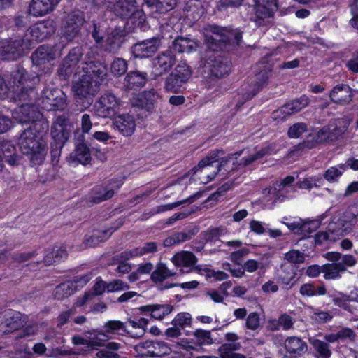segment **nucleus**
<instances>
[{
  "instance_id": "nucleus-1",
  "label": "nucleus",
  "mask_w": 358,
  "mask_h": 358,
  "mask_svg": "<svg viewBox=\"0 0 358 358\" xmlns=\"http://www.w3.org/2000/svg\"><path fill=\"white\" fill-rule=\"evenodd\" d=\"M242 33L239 31L228 30L215 25L206 29V40L211 52L206 60V68L209 78L218 80L229 75L231 71V59L220 51H231L241 42Z\"/></svg>"
},
{
  "instance_id": "nucleus-2",
  "label": "nucleus",
  "mask_w": 358,
  "mask_h": 358,
  "mask_svg": "<svg viewBox=\"0 0 358 358\" xmlns=\"http://www.w3.org/2000/svg\"><path fill=\"white\" fill-rule=\"evenodd\" d=\"M17 143L21 152L29 157L33 164H40L44 161L48 145L41 136L34 134L31 130L25 129L20 134Z\"/></svg>"
},
{
  "instance_id": "nucleus-3",
  "label": "nucleus",
  "mask_w": 358,
  "mask_h": 358,
  "mask_svg": "<svg viewBox=\"0 0 358 358\" xmlns=\"http://www.w3.org/2000/svg\"><path fill=\"white\" fill-rule=\"evenodd\" d=\"M100 90L99 82L93 80V77L83 74L73 85L75 99L81 109H86L92 104L93 97Z\"/></svg>"
},
{
  "instance_id": "nucleus-4",
  "label": "nucleus",
  "mask_w": 358,
  "mask_h": 358,
  "mask_svg": "<svg viewBox=\"0 0 358 358\" xmlns=\"http://www.w3.org/2000/svg\"><path fill=\"white\" fill-rule=\"evenodd\" d=\"M104 5L117 16L122 18L138 19V24L145 20L142 5L138 0H104Z\"/></svg>"
},
{
  "instance_id": "nucleus-5",
  "label": "nucleus",
  "mask_w": 358,
  "mask_h": 358,
  "mask_svg": "<svg viewBox=\"0 0 358 358\" xmlns=\"http://www.w3.org/2000/svg\"><path fill=\"white\" fill-rule=\"evenodd\" d=\"M192 74L190 66L184 62L177 64L173 71L164 80V89L170 93H180L185 90V85Z\"/></svg>"
},
{
  "instance_id": "nucleus-6",
  "label": "nucleus",
  "mask_w": 358,
  "mask_h": 358,
  "mask_svg": "<svg viewBox=\"0 0 358 358\" xmlns=\"http://www.w3.org/2000/svg\"><path fill=\"white\" fill-rule=\"evenodd\" d=\"M83 56V50L82 47L77 46L71 49L59 65L57 70L59 76L65 80L69 78L73 73H80Z\"/></svg>"
},
{
  "instance_id": "nucleus-7",
  "label": "nucleus",
  "mask_w": 358,
  "mask_h": 358,
  "mask_svg": "<svg viewBox=\"0 0 358 358\" xmlns=\"http://www.w3.org/2000/svg\"><path fill=\"white\" fill-rule=\"evenodd\" d=\"M38 105L46 110H63L66 106L64 93L57 88H45L37 101Z\"/></svg>"
},
{
  "instance_id": "nucleus-8",
  "label": "nucleus",
  "mask_w": 358,
  "mask_h": 358,
  "mask_svg": "<svg viewBox=\"0 0 358 358\" xmlns=\"http://www.w3.org/2000/svg\"><path fill=\"white\" fill-rule=\"evenodd\" d=\"M55 32L53 22L44 20L39 22L29 27L22 37L29 49L36 42H41L48 38Z\"/></svg>"
},
{
  "instance_id": "nucleus-9",
  "label": "nucleus",
  "mask_w": 358,
  "mask_h": 358,
  "mask_svg": "<svg viewBox=\"0 0 358 358\" xmlns=\"http://www.w3.org/2000/svg\"><path fill=\"white\" fill-rule=\"evenodd\" d=\"M136 358L157 357L169 355L170 348L163 341H146L136 345L134 348Z\"/></svg>"
},
{
  "instance_id": "nucleus-10",
  "label": "nucleus",
  "mask_w": 358,
  "mask_h": 358,
  "mask_svg": "<svg viewBox=\"0 0 358 358\" xmlns=\"http://www.w3.org/2000/svg\"><path fill=\"white\" fill-rule=\"evenodd\" d=\"M120 100L112 93H105L94 103L95 113L103 118L113 117L118 111Z\"/></svg>"
},
{
  "instance_id": "nucleus-11",
  "label": "nucleus",
  "mask_w": 358,
  "mask_h": 358,
  "mask_svg": "<svg viewBox=\"0 0 358 358\" xmlns=\"http://www.w3.org/2000/svg\"><path fill=\"white\" fill-rule=\"evenodd\" d=\"M176 58L171 50H166L157 55L152 61V75L156 79L162 76L176 64Z\"/></svg>"
},
{
  "instance_id": "nucleus-12",
  "label": "nucleus",
  "mask_w": 358,
  "mask_h": 358,
  "mask_svg": "<svg viewBox=\"0 0 358 358\" xmlns=\"http://www.w3.org/2000/svg\"><path fill=\"white\" fill-rule=\"evenodd\" d=\"M259 72L255 74L254 83L250 85L247 92L243 94V98L246 100L252 99L260 90L268 84L273 67L270 64H261Z\"/></svg>"
},
{
  "instance_id": "nucleus-13",
  "label": "nucleus",
  "mask_w": 358,
  "mask_h": 358,
  "mask_svg": "<svg viewBox=\"0 0 358 358\" xmlns=\"http://www.w3.org/2000/svg\"><path fill=\"white\" fill-rule=\"evenodd\" d=\"M39 77L28 80V85L15 87L12 90L13 98L15 102L20 103L34 104L36 99L37 92L36 86L39 83Z\"/></svg>"
},
{
  "instance_id": "nucleus-14",
  "label": "nucleus",
  "mask_w": 358,
  "mask_h": 358,
  "mask_svg": "<svg viewBox=\"0 0 358 358\" xmlns=\"http://www.w3.org/2000/svg\"><path fill=\"white\" fill-rule=\"evenodd\" d=\"M23 38L10 40L0 44V59L3 60H16L21 57L29 48Z\"/></svg>"
},
{
  "instance_id": "nucleus-15",
  "label": "nucleus",
  "mask_w": 358,
  "mask_h": 358,
  "mask_svg": "<svg viewBox=\"0 0 358 358\" xmlns=\"http://www.w3.org/2000/svg\"><path fill=\"white\" fill-rule=\"evenodd\" d=\"M85 22L83 15L80 12L70 13L63 25L62 36L67 41H72L77 37L80 28Z\"/></svg>"
},
{
  "instance_id": "nucleus-16",
  "label": "nucleus",
  "mask_w": 358,
  "mask_h": 358,
  "mask_svg": "<svg viewBox=\"0 0 358 358\" xmlns=\"http://www.w3.org/2000/svg\"><path fill=\"white\" fill-rule=\"evenodd\" d=\"M23 325L21 314L11 310L5 311L0 316V335L15 331Z\"/></svg>"
},
{
  "instance_id": "nucleus-17",
  "label": "nucleus",
  "mask_w": 358,
  "mask_h": 358,
  "mask_svg": "<svg viewBox=\"0 0 358 358\" xmlns=\"http://www.w3.org/2000/svg\"><path fill=\"white\" fill-rule=\"evenodd\" d=\"M42 259H38L35 263L37 265L50 266L55 263H59L66 259L68 253L65 246L50 247L41 250Z\"/></svg>"
},
{
  "instance_id": "nucleus-18",
  "label": "nucleus",
  "mask_w": 358,
  "mask_h": 358,
  "mask_svg": "<svg viewBox=\"0 0 358 358\" xmlns=\"http://www.w3.org/2000/svg\"><path fill=\"white\" fill-rule=\"evenodd\" d=\"M68 119L64 116H58L53 122L51 126L50 134L55 142H57V145L62 148L65 142L69 137V131L68 129Z\"/></svg>"
},
{
  "instance_id": "nucleus-19",
  "label": "nucleus",
  "mask_w": 358,
  "mask_h": 358,
  "mask_svg": "<svg viewBox=\"0 0 358 358\" xmlns=\"http://www.w3.org/2000/svg\"><path fill=\"white\" fill-rule=\"evenodd\" d=\"M171 262L176 266L189 268V269L186 271L181 269L180 271L182 273L192 271L200 272L201 271L199 266H194L197 262V258L192 252L183 250L177 252L172 257Z\"/></svg>"
},
{
  "instance_id": "nucleus-20",
  "label": "nucleus",
  "mask_w": 358,
  "mask_h": 358,
  "mask_svg": "<svg viewBox=\"0 0 358 358\" xmlns=\"http://www.w3.org/2000/svg\"><path fill=\"white\" fill-rule=\"evenodd\" d=\"M41 114L34 104L21 103L15 109L13 113V118L18 122L29 123L38 119Z\"/></svg>"
},
{
  "instance_id": "nucleus-21",
  "label": "nucleus",
  "mask_w": 358,
  "mask_h": 358,
  "mask_svg": "<svg viewBox=\"0 0 358 358\" xmlns=\"http://www.w3.org/2000/svg\"><path fill=\"white\" fill-rule=\"evenodd\" d=\"M274 149L275 147L273 145H268L262 148L256 152L251 153L247 157L241 158L238 162H234L232 170H240L250 166L263 157L271 155L273 152Z\"/></svg>"
},
{
  "instance_id": "nucleus-22",
  "label": "nucleus",
  "mask_w": 358,
  "mask_h": 358,
  "mask_svg": "<svg viewBox=\"0 0 358 358\" xmlns=\"http://www.w3.org/2000/svg\"><path fill=\"white\" fill-rule=\"evenodd\" d=\"M81 64L83 74L93 77V80L98 81L99 84L101 85V83L107 76L106 65L99 61L82 62Z\"/></svg>"
},
{
  "instance_id": "nucleus-23",
  "label": "nucleus",
  "mask_w": 358,
  "mask_h": 358,
  "mask_svg": "<svg viewBox=\"0 0 358 358\" xmlns=\"http://www.w3.org/2000/svg\"><path fill=\"white\" fill-rule=\"evenodd\" d=\"M35 77H38V76L36 73H29L24 67L17 66L11 71L8 81L12 90H15V87L28 85V80L33 79Z\"/></svg>"
},
{
  "instance_id": "nucleus-24",
  "label": "nucleus",
  "mask_w": 358,
  "mask_h": 358,
  "mask_svg": "<svg viewBox=\"0 0 358 358\" xmlns=\"http://www.w3.org/2000/svg\"><path fill=\"white\" fill-rule=\"evenodd\" d=\"M159 45L160 39L159 38H152L143 41L134 45V54L135 57L139 58L150 57L156 52Z\"/></svg>"
},
{
  "instance_id": "nucleus-25",
  "label": "nucleus",
  "mask_w": 358,
  "mask_h": 358,
  "mask_svg": "<svg viewBox=\"0 0 358 358\" xmlns=\"http://www.w3.org/2000/svg\"><path fill=\"white\" fill-rule=\"evenodd\" d=\"M125 36L126 31L121 27L112 29L105 40L106 50L110 52H116L124 42Z\"/></svg>"
},
{
  "instance_id": "nucleus-26",
  "label": "nucleus",
  "mask_w": 358,
  "mask_h": 358,
  "mask_svg": "<svg viewBox=\"0 0 358 358\" xmlns=\"http://www.w3.org/2000/svg\"><path fill=\"white\" fill-rule=\"evenodd\" d=\"M60 0H31L29 13L34 16H43L52 12Z\"/></svg>"
},
{
  "instance_id": "nucleus-27",
  "label": "nucleus",
  "mask_w": 358,
  "mask_h": 358,
  "mask_svg": "<svg viewBox=\"0 0 358 358\" xmlns=\"http://www.w3.org/2000/svg\"><path fill=\"white\" fill-rule=\"evenodd\" d=\"M113 125L125 136H131L136 128L134 118L129 114L120 115L116 117L113 121Z\"/></svg>"
},
{
  "instance_id": "nucleus-28",
  "label": "nucleus",
  "mask_w": 358,
  "mask_h": 358,
  "mask_svg": "<svg viewBox=\"0 0 358 358\" xmlns=\"http://www.w3.org/2000/svg\"><path fill=\"white\" fill-rule=\"evenodd\" d=\"M284 345L287 352L293 357L303 355L308 350L306 343L301 338L296 336L288 337L285 341Z\"/></svg>"
},
{
  "instance_id": "nucleus-29",
  "label": "nucleus",
  "mask_w": 358,
  "mask_h": 358,
  "mask_svg": "<svg viewBox=\"0 0 358 358\" xmlns=\"http://www.w3.org/2000/svg\"><path fill=\"white\" fill-rule=\"evenodd\" d=\"M329 96L334 103L339 104L349 103L352 99V89L345 84L336 85L331 91Z\"/></svg>"
},
{
  "instance_id": "nucleus-30",
  "label": "nucleus",
  "mask_w": 358,
  "mask_h": 358,
  "mask_svg": "<svg viewBox=\"0 0 358 358\" xmlns=\"http://www.w3.org/2000/svg\"><path fill=\"white\" fill-rule=\"evenodd\" d=\"M0 152H1L2 160L8 164L15 166L20 161V156L16 154V149L10 141L0 140Z\"/></svg>"
},
{
  "instance_id": "nucleus-31",
  "label": "nucleus",
  "mask_w": 358,
  "mask_h": 358,
  "mask_svg": "<svg viewBox=\"0 0 358 358\" xmlns=\"http://www.w3.org/2000/svg\"><path fill=\"white\" fill-rule=\"evenodd\" d=\"M33 62L36 65H41L55 59V53L51 47L41 45L31 55Z\"/></svg>"
},
{
  "instance_id": "nucleus-32",
  "label": "nucleus",
  "mask_w": 358,
  "mask_h": 358,
  "mask_svg": "<svg viewBox=\"0 0 358 358\" xmlns=\"http://www.w3.org/2000/svg\"><path fill=\"white\" fill-rule=\"evenodd\" d=\"M224 155L223 150H215L211 151L209 155L201 160L198 166L199 169L203 171V173L208 176L212 172L211 169L213 170L215 165L220 161L221 156Z\"/></svg>"
},
{
  "instance_id": "nucleus-33",
  "label": "nucleus",
  "mask_w": 358,
  "mask_h": 358,
  "mask_svg": "<svg viewBox=\"0 0 358 358\" xmlns=\"http://www.w3.org/2000/svg\"><path fill=\"white\" fill-rule=\"evenodd\" d=\"M324 257L331 262H338L345 268L352 267L357 264V259L352 255H343L338 252H328L325 253Z\"/></svg>"
},
{
  "instance_id": "nucleus-34",
  "label": "nucleus",
  "mask_w": 358,
  "mask_h": 358,
  "mask_svg": "<svg viewBox=\"0 0 358 358\" xmlns=\"http://www.w3.org/2000/svg\"><path fill=\"white\" fill-rule=\"evenodd\" d=\"M173 309V306L169 304L148 305L140 308L143 312L150 313L152 317L157 320L163 319L166 315L170 314Z\"/></svg>"
},
{
  "instance_id": "nucleus-35",
  "label": "nucleus",
  "mask_w": 358,
  "mask_h": 358,
  "mask_svg": "<svg viewBox=\"0 0 358 358\" xmlns=\"http://www.w3.org/2000/svg\"><path fill=\"white\" fill-rule=\"evenodd\" d=\"M198 232V229H189L180 232H175L171 236L164 240V247H170L176 244H180L192 238Z\"/></svg>"
},
{
  "instance_id": "nucleus-36",
  "label": "nucleus",
  "mask_w": 358,
  "mask_h": 358,
  "mask_svg": "<svg viewBox=\"0 0 358 358\" xmlns=\"http://www.w3.org/2000/svg\"><path fill=\"white\" fill-rule=\"evenodd\" d=\"M198 232V229H189L180 232H175L171 236L164 240V247H170L176 244H180L192 238Z\"/></svg>"
},
{
  "instance_id": "nucleus-37",
  "label": "nucleus",
  "mask_w": 358,
  "mask_h": 358,
  "mask_svg": "<svg viewBox=\"0 0 358 358\" xmlns=\"http://www.w3.org/2000/svg\"><path fill=\"white\" fill-rule=\"evenodd\" d=\"M147 81L146 73L131 71L124 78V85L127 89H138L143 87Z\"/></svg>"
},
{
  "instance_id": "nucleus-38",
  "label": "nucleus",
  "mask_w": 358,
  "mask_h": 358,
  "mask_svg": "<svg viewBox=\"0 0 358 358\" xmlns=\"http://www.w3.org/2000/svg\"><path fill=\"white\" fill-rule=\"evenodd\" d=\"M70 157L81 164L86 165L91 161V152L85 143L76 144L74 150L70 154Z\"/></svg>"
},
{
  "instance_id": "nucleus-39",
  "label": "nucleus",
  "mask_w": 358,
  "mask_h": 358,
  "mask_svg": "<svg viewBox=\"0 0 358 358\" xmlns=\"http://www.w3.org/2000/svg\"><path fill=\"white\" fill-rule=\"evenodd\" d=\"M241 348V343H230L222 344L217 351L220 358H246L243 354L237 353L236 351Z\"/></svg>"
},
{
  "instance_id": "nucleus-40",
  "label": "nucleus",
  "mask_w": 358,
  "mask_h": 358,
  "mask_svg": "<svg viewBox=\"0 0 358 358\" xmlns=\"http://www.w3.org/2000/svg\"><path fill=\"white\" fill-rule=\"evenodd\" d=\"M99 345L104 346V348L97 352L96 356L99 358H120L117 352L123 348L120 343L110 341L106 344L100 343Z\"/></svg>"
},
{
  "instance_id": "nucleus-41",
  "label": "nucleus",
  "mask_w": 358,
  "mask_h": 358,
  "mask_svg": "<svg viewBox=\"0 0 358 358\" xmlns=\"http://www.w3.org/2000/svg\"><path fill=\"white\" fill-rule=\"evenodd\" d=\"M159 98V93L155 89L145 90L139 95L141 106L147 110H151Z\"/></svg>"
},
{
  "instance_id": "nucleus-42",
  "label": "nucleus",
  "mask_w": 358,
  "mask_h": 358,
  "mask_svg": "<svg viewBox=\"0 0 358 358\" xmlns=\"http://www.w3.org/2000/svg\"><path fill=\"white\" fill-rule=\"evenodd\" d=\"M114 195L113 189H108L105 187L99 186L94 188L90 196V200L94 203H99L112 198Z\"/></svg>"
},
{
  "instance_id": "nucleus-43",
  "label": "nucleus",
  "mask_w": 358,
  "mask_h": 358,
  "mask_svg": "<svg viewBox=\"0 0 358 358\" xmlns=\"http://www.w3.org/2000/svg\"><path fill=\"white\" fill-rule=\"evenodd\" d=\"M346 271L342 265L338 262H333L331 264H326L322 266V273L324 278L326 280H335L341 277V273Z\"/></svg>"
},
{
  "instance_id": "nucleus-44",
  "label": "nucleus",
  "mask_w": 358,
  "mask_h": 358,
  "mask_svg": "<svg viewBox=\"0 0 358 358\" xmlns=\"http://www.w3.org/2000/svg\"><path fill=\"white\" fill-rule=\"evenodd\" d=\"M173 275L174 273L171 272L165 264L159 263L157 264L155 270L152 272L150 279L155 283L162 282Z\"/></svg>"
},
{
  "instance_id": "nucleus-45",
  "label": "nucleus",
  "mask_w": 358,
  "mask_h": 358,
  "mask_svg": "<svg viewBox=\"0 0 358 358\" xmlns=\"http://www.w3.org/2000/svg\"><path fill=\"white\" fill-rule=\"evenodd\" d=\"M310 342L315 351L317 358L331 357L332 352L327 343L316 338L310 339Z\"/></svg>"
},
{
  "instance_id": "nucleus-46",
  "label": "nucleus",
  "mask_w": 358,
  "mask_h": 358,
  "mask_svg": "<svg viewBox=\"0 0 358 358\" xmlns=\"http://www.w3.org/2000/svg\"><path fill=\"white\" fill-rule=\"evenodd\" d=\"M75 292L73 283L69 280L57 286L53 292V296L57 300H62L73 294Z\"/></svg>"
},
{
  "instance_id": "nucleus-47",
  "label": "nucleus",
  "mask_w": 358,
  "mask_h": 358,
  "mask_svg": "<svg viewBox=\"0 0 358 358\" xmlns=\"http://www.w3.org/2000/svg\"><path fill=\"white\" fill-rule=\"evenodd\" d=\"M196 48V43L187 38H177L173 42V48L179 53H189Z\"/></svg>"
},
{
  "instance_id": "nucleus-48",
  "label": "nucleus",
  "mask_w": 358,
  "mask_h": 358,
  "mask_svg": "<svg viewBox=\"0 0 358 358\" xmlns=\"http://www.w3.org/2000/svg\"><path fill=\"white\" fill-rule=\"evenodd\" d=\"M115 230L116 229L111 228L108 230L94 233L89 238H86L84 243L86 247H95L110 236Z\"/></svg>"
},
{
  "instance_id": "nucleus-49",
  "label": "nucleus",
  "mask_w": 358,
  "mask_h": 358,
  "mask_svg": "<svg viewBox=\"0 0 358 358\" xmlns=\"http://www.w3.org/2000/svg\"><path fill=\"white\" fill-rule=\"evenodd\" d=\"M332 301L336 306L350 313H352L354 308L350 304H349V301H357V299H351L350 296L339 292L337 294L332 296Z\"/></svg>"
},
{
  "instance_id": "nucleus-50",
  "label": "nucleus",
  "mask_w": 358,
  "mask_h": 358,
  "mask_svg": "<svg viewBox=\"0 0 358 358\" xmlns=\"http://www.w3.org/2000/svg\"><path fill=\"white\" fill-rule=\"evenodd\" d=\"M255 10L256 16L255 22L260 26L263 24L262 21L272 17L277 9H273L266 6L255 3Z\"/></svg>"
},
{
  "instance_id": "nucleus-51",
  "label": "nucleus",
  "mask_w": 358,
  "mask_h": 358,
  "mask_svg": "<svg viewBox=\"0 0 358 358\" xmlns=\"http://www.w3.org/2000/svg\"><path fill=\"white\" fill-rule=\"evenodd\" d=\"M202 194L203 193L201 192H198L192 195L191 196H189V198L184 199L182 201L175 202L173 203L159 206L155 210V213H159L164 211L172 210L183 203H193L195 200L200 198L202 196Z\"/></svg>"
},
{
  "instance_id": "nucleus-52",
  "label": "nucleus",
  "mask_w": 358,
  "mask_h": 358,
  "mask_svg": "<svg viewBox=\"0 0 358 358\" xmlns=\"http://www.w3.org/2000/svg\"><path fill=\"white\" fill-rule=\"evenodd\" d=\"M193 341L199 345H208L213 343L214 341L210 331L196 329L193 333Z\"/></svg>"
},
{
  "instance_id": "nucleus-53",
  "label": "nucleus",
  "mask_w": 358,
  "mask_h": 358,
  "mask_svg": "<svg viewBox=\"0 0 358 358\" xmlns=\"http://www.w3.org/2000/svg\"><path fill=\"white\" fill-rule=\"evenodd\" d=\"M328 231L338 236H343L350 233L348 228L345 227L338 217H334L329 224Z\"/></svg>"
},
{
  "instance_id": "nucleus-54",
  "label": "nucleus",
  "mask_w": 358,
  "mask_h": 358,
  "mask_svg": "<svg viewBox=\"0 0 358 358\" xmlns=\"http://www.w3.org/2000/svg\"><path fill=\"white\" fill-rule=\"evenodd\" d=\"M342 123H345V122L341 120H338L334 124H329L327 126V128H329V137L330 138V141L336 139L346 131L348 125L346 124L342 125Z\"/></svg>"
},
{
  "instance_id": "nucleus-55",
  "label": "nucleus",
  "mask_w": 358,
  "mask_h": 358,
  "mask_svg": "<svg viewBox=\"0 0 358 358\" xmlns=\"http://www.w3.org/2000/svg\"><path fill=\"white\" fill-rule=\"evenodd\" d=\"M32 124L27 130H31L34 134L38 135L43 138V136L46 134L49 129L48 122L45 120L37 119L34 122H31Z\"/></svg>"
},
{
  "instance_id": "nucleus-56",
  "label": "nucleus",
  "mask_w": 358,
  "mask_h": 358,
  "mask_svg": "<svg viewBox=\"0 0 358 358\" xmlns=\"http://www.w3.org/2000/svg\"><path fill=\"white\" fill-rule=\"evenodd\" d=\"M127 62L122 58H115L110 65V71L113 76L119 77L127 70Z\"/></svg>"
},
{
  "instance_id": "nucleus-57",
  "label": "nucleus",
  "mask_w": 358,
  "mask_h": 358,
  "mask_svg": "<svg viewBox=\"0 0 358 358\" xmlns=\"http://www.w3.org/2000/svg\"><path fill=\"white\" fill-rule=\"evenodd\" d=\"M176 3L177 0H155L153 6L151 8H155V10L160 13H164L172 10Z\"/></svg>"
},
{
  "instance_id": "nucleus-58",
  "label": "nucleus",
  "mask_w": 358,
  "mask_h": 358,
  "mask_svg": "<svg viewBox=\"0 0 358 358\" xmlns=\"http://www.w3.org/2000/svg\"><path fill=\"white\" fill-rule=\"evenodd\" d=\"M103 328L107 334H116L120 331L127 333L128 331L124 324L119 320H110L105 323Z\"/></svg>"
},
{
  "instance_id": "nucleus-59",
  "label": "nucleus",
  "mask_w": 358,
  "mask_h": 358,
  "mask_svg": "<svg viewBox=\"0 0 358 358\" xmlns=\"http://www.w3.org/2000/svg\"><path fill=\"white\" fill-rule=\"evenodd\" d=\"M308 126L304 122H297L292 125L287 131L289 138H299L303 134L307 132Z\"/></svg>"
},
{
  "instance_id": "nucleus-60",
  "label": "nucleus",
  "mask_w": 358,
  "mask_h": 358,
  "mask_svg": "<svg viewBox=\"0 0 358 358\" xmlns=\"http://www.w3.org/2000/svg\"><path fill=\"white\" fill-rule=\"evenodd\" d=\"M338 217L345 227L348 228L349 231H350L352 227L355 226L358 222L357 215L350 211L341 213Z\"/></svg>"
},
{
  "instance_id": "nucleus-61",
  "label": "nucleus",
  "mask_w": 358,
  "mask_h": 358,
  "mask_svg": "<svg viewBox=\"0 0 358 358\" xmlns=\"http://www.w3.org/2000/svg\"><path fill=\"white\" fill-rule=\"evenodd\" d=\"M285 259L292 264L303 263L305 260L304 254L297 250H292L285 253Z\"/></svg>"
},
{
  "instance_id": "nucleus-62",
  "label": "nucleus",
  "mask_w": 358,
  "mask_h": 358,
  "mask_svg": "<svg viewBox=\"0 0 358 358\" xmlns=\"http://www.w3.org/2000/svg\"><path fill=\"white\" fill-rule=\"evenodd\" d=\"M317 224L314 221L301 220L300 230L297 234L307 236L315 231Z\"/></svg>"
},
{
  "instance_id": "nucleus-63",
  "label": "nucleus",
  "mask_w": 358,
  "mask_h": 358,
  "mask_svg": "<svg viewBox=\"0 0 358 358\" xmlns=\"http://www.w3.org/2000/svg\"><path fill=\"white\" fill-rule=\"evenodd\" d=\"M192 322L191 316L189 313H181L178 314L172 321L174 326H178L180 329L190 325Z\"/></svg>"
},
{
  "instance_id": "nucleus-64",
  "label": "nucleus",
  "mask_w": 358,
  "mask_h": 358,
  "mask_svg": "<svg viewBox=\"0 0 358 358\" xmlns=\"http://www.w3.org/2000/svg\"><path fill=\"white\" fill-rule=\"evenodd\" d=\"M245 326L248 329L252 331L257 330L260 326L259 314L256 312L250 313L246 318Z\"/></svg>"
}]
</instances>
